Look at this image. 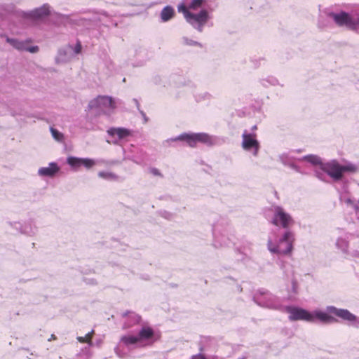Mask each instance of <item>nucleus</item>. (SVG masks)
<instances>
[{
    "instance_id": "a878e982",
    "label": "nucleus",
    "mask_w": 359,
    "mask_h": 359,
    "mask_svg": "<svg viewBox=\"0 0 359 359\" xmlns=\"http://www.w3.org/2000/svg\"><path fill=\"white\" fill-rule=\"evenodd\" d=\"M50 130L53 137L55 140H57L58 142H62V140L64 139V135L62 133H60V131H58L57 130H56L53 128H50Z\"/></svg>"
},
{
    "instance_id": "c9c22d12",
    "label": "nucleus",
    "mask_w": 359,
    "mask_h": 359,
    "mask_svg": "<svg viewBox=\"0 0 359 359\" xmlns=\"http://www.w3.org/2000/svg\"><path fill=\"white\" fill-rule=\"evenodd\" d=\"M133 101L136 104L137 108H139L140 104H139L138 101L136 99H134Z\"/></svg>"
},
{
    "instance_id": "39448f33",
    "label": "nucleus",
    "mask_w": 359,
    "mask_h": 359,
    "mask_svg": "<svg viewBox=\"0 0 359 359\" xmlns=\"http://www.w3.org/2000/svg\"><path fill=\"white\" fill-rule=\"evenodd\" d=\"M116 108V104L113 98L109 96L99 95L90 100L88 103V109L109 114Z\"/></svg>"
},
{
    "instance_id": "f03ea898",
    "label": "nucleus",
    "mask_w": 359,
    "mask_h": 359,
    "mask_svg": "<svg viewBox=\"0 0 359 359\" xmlns=\"http://www.w3.org/2000/svg\"><path fill=\"white\" fill-rule=\"evenodd\" d=\"M294 241V235L291 231H285L278 238L275 233H272L269 236L267 248L271 253L287 255L292 251Z\"/></svg>"
},
{
    "instance_id": "e433bc0d",
    "label": "nucleus",
    "mask_w": 359,
    "mask_h": 359,
    "mask_svg": "<svg viewBox=\"0 0 359 359\" xmlns=\"http://www.w3.org/2000/svg\"><path fill=\"white\" fill-rule=\"evenodd\" d=\"M256 129H257V126H254L252 127V130H256Z\"/></svg>"
},
{
    "instance_id": "20e7f679",
    "label": "nucleus",
    "mask_w": 359,
    "mask_h": 359,
    "mask_svg": "<svg viewBox=\"0 0 359 359\" xmlns=\"http://www.w3.org/2000/svg\"><path fill=\"white\" fill-rule=\"evenodd\" d=\"M321 168L335 181L341 180L344 172H354L357 170L356 165L352 163L341 165L335 160L322 164Z\"/></svg>"
},
{
    "instance_id": "412c9836",
    "label": "nucleus",
    "mask_w": 359,
    "mask_h": 359,
    "mask_svg": "<svg viewBox=\"0 0 359 359\" xmlns=\"http://www.w3.org/2000/svg\"><path fill=\"white\" fill-rule=\"evenodd\" d=\"M129 315V318L131 320L130 323H128L124 325L126 328L131 327L133 324L138 323L140 320V316H139L137 314L135 313L129 312L128 313ZM127 315V313H125L124 316Z\"/></svg>"
},
{
    "instance_id": "c85d7f7f",
    "label": "nucleus",
    "mask_w": 359,
    "mask_h": 359,
    "mask_svg": "<svg viewBox=\"0 0 359 359\" xmlns=\"http://www.w3.org/2000/svg\"><path fill=\"white\" fill-rule=\"evenodd\" d=\"M344 201L346 204L350 205L353 209L354 208V205H359L358 203L354 202V201L350 198H345Z\"/></svg>"
},
{
    "instance_id": "cd10ccee",
    "label": "nucleus",
    "mask_w": 359,
    "mask_h": 359,
    "mask_svg": "<svg viewBox=\"0 0 359 359\" xmlns=\"http://www.w3.org/2000/svg\"><path fill=\"white\" fill-rule=\"evenodd\" d=\"M39 48L37 46H29L27 43H26V48H25L24 51H27L32 53H36L39 51Z\"/></svg>"
},
{
    "instance_id": "0eeeda50",
    "label": "nucleus",
    "mask_w": 359,
    "mask_h": 359,
    "mask_svg": "<svg viewBox=\"0 0 359 359\" xmlns=\"http://www.w3.org/2000/svg\"><path fill=\"white\" fill-rule=\"evenodd\" d=\"M327 16L332 18L338 26H345L353 30L359 28V18H355L346 12H329Z\"/></svg>"
},
{
    "instance_id": "f8f14e48",
    "label": "nucleus",
    "mask_w": 359,
    "mask_h": 359,
    "mask_svg": "<svg viewBox=\"0 0 359 359\" xmlns=\"http://www.w3.org/2000/svg\"><path fill=\"white\" fill-rule=\"evenodd\" d=\"M50 14V7L48 4H43L39 8H36L29 13H22V17L25 18L41 19Z\"/></svg>"
},
{
    "instance_id": "f704fd0d",
    "label": "nucleus",
    "mask_w": 359,
    "mask_h": 359,
    "mask_svg": "<svg viewBox=\"0 0 359 359\" xmlns=\"http://www.w3.org/2000/svg\"><path fill=\"white\" fill-rule=\"evenodd\" d=\"M192 359H206V358L203 355L199 354V355L193 356Z\"/></svg>"
},
{
    "instance_id": "9b49d317",
    "label": "nucleus",
    "mask_w": 359,
    "mask_h": 359,
    "mask_svg": "<svg viewBox=\"0 0 359 359\" xmlns=\"http://www.w3.org/2000/svg\"><path fill=\"white\" fill-rule=\"evenodd\" d=\"M285 311L290 314L289 319L291 321L305 320L309 322L312 320L310 312L305 309L294 306H286Z\"/></svg>"
},
{
    "instance_id": "a211bd4d",
    "label": "nucleus",
    "mask_w": 359,
    "mask_h": 359,
    "mask_svg": "<svg viewBox=\"0 0 359 359\" xmlns=\"http://www.w3.org/2000/svg\"><path fill=\"white\" fill-rule=\"evenodd\" d=\"M174 9L169 6H165L161 12V18L163 22L170 20L174 15Z\"/></svg>"
},
{
    "instance_id": "2eb2a0df",
    "label": "nucleus",
    "mask_w": 359,
    "mask_h": 359,
    "mask_svg": "<svg viewBox=\"0 0 359 359\" xmlns=\"http://www.w3.org/2000/svg\"><path fill=\"white\" fill-rule=\"evenodd\" d=\"M257 303L262 306L269 309H278L280 308V304L276 299L269 294H266L264 299L259 300Z\"/></svg>"
},
{
    "instance_id": "7c9ffc66",
    "label": "nucleus",
    "mask_w": 359,
    "mask_h": 359,
    "mask_svg": "<svg viewBox=\"0 0 359 359\" xmlns=\"http://www.w3.org/2000/svg\"><path fill=\"white\" fill-rule=\"evenodd\" d=\"M81 51V45L80 44V43H78L76 46L74 47V53L76 54H79L80 53V52Z\"/></svg>"
},
{
    "instance_id": "393cba45",
    "label": "nucleus",
    "mask_w": 359,
    "mask_h": 359,
    "mask_svg": "<svg viewBox=\"0 0 359 359\" xmlns=\"http://www.w3.org/2000/svg\"><path fill=\"white\" fill-rule=\"evenodd\" d=\"M98 176L100 178H103L105 180H117V176L115 174L110 172L100 171L98 172Z\"/></svg>"
},
{
    "instance_id": "ddd939ff",
    "label": "nucleus",
    "mask_w": 359,
    "mask_h": 359,
    "mask_svg": "<svg viewBox=\"0 0 359 359\" xmlns=\"http://www.w3.org/2000/svg\"><path fill=\"white\" fill-rule=\"evenodd\" d=\"M109 135L112 137H117V140H112L113 144H118V141L127 137L130 135L131 133L128 129L123 128H111L107 130Z\"/></svg>"
},
{
    "instance_id": "423d86ee",
    "label": "nucleus",
    "mask_w": 359,
    "mask_h": 359,
    "mask_svg": "<svg viewBox=\"0 0 359 359\" xmlns=\"http://www.w3.org/2000/svg\"><path fill=\"white\" fill-rule=\"evenodd\" d=\"M172 140L185 141L191 147H196L198 142H201L208 146L212 145L215 143L213 137L204 133H183L175 139H172Z\"/></svg>"
},
{
    "instance_id": "c756f323",
    "label": "nucleus",
    "mask_w": 359,
    "mask_h": 359,
    "mask_svg": "<svg viewBox=\"0 0 359 359\" xmlns=\"http://www.w3.org/2000/svg\"><path fill=\"white\" fill-rule=\"evenodd\" d=\"M94 333V331L92 330L91 332H88L86 335V338L87 339L86 341V343H88L89 345H91L92 344V341H91V338L93 337V334Z\"/></svg>"
},
{
    "instance_id": "473e14b6",
    "label": "nucleus",
    "mask_w": 359,
    "mask_h": 359,
    "mask_svg": "<svg viewBox=\"0 0 359 359\" xmlns=\"http://www.w3.org/2000/svg\"><path fill=\"white\" fill-rule=\"evenodd\" d=\"M151 173L154 175H160V172L156 168H152L151 170Z\"/></svg>"
},
{
    "instance_id": "9d476101",
    "label": "nucleus",
    "mask_w": 359,
    "mask_h": 359,
    "mask_svg": "<svg viewBox=\"0 0 359 359\" xmlns=\"http://www.w3.org/2000/svg\"><path fill=\"white\" fill-rule=\"evenodd\" d=\"M326 311L327 313H332L344 320L355 323V326L359 327V318L347 309H337L333 306H329L326 308Z\"/></svg>"
},
{
    "instance_id": "bb28decb",
    "label": "nucleus",
    "mask_w": 359,
    "mask_h": 359,
    "mask_svg": "<svg viewBox=\"0 0 359 359\" xmlns=\"http://www.w3.org/2000/svg\"><path fill=\"white\" fill-rule=\"evenodd\" d=\"M182 41H183V43L187 46H198L200 47H202V45L200 43L195 41L194 40L189 39L185 36L182 38Z\"/></svg>"
},
{
    "instance_id": "f257e3e1",
    "label": "nucleus",
    "mask_w": 359,
    "mask_h": 359,
    "mask_svg": "<svg viewBox=\"0 0 359 359\" xmlns=\"http://www.w3.org/2000/svg\"><path fill=\"white\" fill-rule=\"evenodd\" d=\"M204 2L205 0H191V2H187V4H181L177 7L178 11L183 13L187 22L200 32L203 31V26L210 18L209 13L205 9H202L198 13H193L189 10H197Z\"/></svg>"
},
{
    "instance_id": "7ed1b4c3",
    "label": "nucleus",
    "mask_w": 359,
    "mask_h": 359,
    "mask_svg": "<svg viewBox=\"0 0 359 359\" xmlns=\"http://www.w3.org/2000/svg\"><path fill=\"white\" fill-rule=\"evenodd\" d=\"M156 341L154 330L147 325H144L137 335L128 334L121 337V342L126 346L145 347L151 346Z\"/></svg>"
},
{
    "instance_id": "1a4fd4ad",
    "label": "nucleus",
    "mask_w": 359,
    "mask_h": 359,
    "mask_svg": "<svg viewBox=\"0 0 359 359\" xmlns=\"http://www.w3.org/2000/svg\"><path fill=\"white\" fill-rule=\"evenodd\" d=\"M242 137L243 149L245 151H251L254 156H257L259 149V143L256 138V135L248 133L245 130Z\"/></svg>"
},
{
    "instance_id": "dca6fc26",
    "label": "nucleus",
    "mask_w": 359,
    "mask_h": 359,
    "mask_svg": "<svg viewBox=\"0 0 359 359\" xmlns=\"http://www.w3.org/2000/svg\"><path fill=\"white\" fill-rule=\"evenodd\" d=\"M310 314L311 316V318L312 319L310 322H315L316 319L319 320L322 323H330L334 320V318L327 313L322 311L316 310L313 312H310Z\"/></svg>"
},
{
    "instance_id": "aec40b11",
    "label": "nucleus",
    "mask_w": 359,
    "mask_h": 359,
    "mask_svg": "<svg viewBox=\"0 0 359 359\" xmlns=\"http://www.w3.org/2000/svg\"><path fill=\"white\" fill-rule=\"evenodd\" d=\"M281 163L285 165H288L292 168L297 169V166L293 163V158L288 154H283L279 156Z\"/></svg>"
},
{
    "instance_id": "f3484780",
    "label": "nucleus",
    "mask_w": 359,
    "mask_h": 359,
    "mask_svg": "<svg viewBox=\"0 0 359 359\" xmlns=\"http://www.w3.org/2000/svg\"><path fill=\"white\" fill-rule=\"evenodd\" d=\"M6 41L18 50L24 51L25 48H26L27 41H20L16 39H11L8 37L6 39Z\"/></svg>"
},
{
    "instance_id": "2f4dec72",
    "label": "nucleus",
    "mask_w": 359,
    "mask_h": 359,
    "mask_svg": "<svg viewBox=\"0 0 359 359\" xmlns=\"http://www.w3.org/2000/svg\"><path fill=\"white\" fill-rule=\"evenodd\" d=\"M353 210H355L356 219L359 220V205H354Z\"/></svg>"
},
{
    "instance_id": "4468645a",
    "label": "nucleus",
    "mask_w": 359,
    "mask_h": 359,
    "mask_svg": "<svg viewBox=\"0 0 359 359\" xmlns=\"http://www.w3.org/2000/svg\"><path fill=\"white\" fill-rule=\"evenodd\" d=\"M60 170V167L56 163H50L48 167L40 168L38 170L39 175L41 177H53Z\"/></svg>"
},
{
    "instance_id": "5701e85b",
    "label": "nucleus",
    "mask_w": 359,
    "mask_h": 359,
    "mask_svg": "<svg viewBox=\"0 0 359 359\" xmlns=\"http://www.w3.org/2000/svg\"><path fill=\"white\" fill-rule=\"evenodd\" d=\"M82 166L85 167L87 169H90L93 166H95L97 164V161L88 158H82L81 161Z\"/></svg>"
},
{
    "instance_id": "4c0bfd02",
    "label": "nucleus",
    "mask_w": 359,
    "mask_h": 359,
    "mask_svg": "<svg viewBox=\"0 0 359 359\" xmlns=\"http://www.w3.org/2000/svg\"><path fill=\"white\" fill-rule=\"evenodd\" d=\"M358 204H359V200H358Z\"/></svg>"
},
{
    "instance_id": "72a5a7b5",
    "label": "nucleus",
    "mask_w": 359,
    "mask_h": 359,
    "mask_svg": "<svg viewBox=\"0 0 359 359\" xmlns=\"http://www.w3.org/2000/svg\"><path fill=\"white\" fill-rule=\"evenodd\" d=\"M77 340H78L79 342H81V343H86V341H87V339H86V337H77Z\"/></svg>"
},
{
    "instance_id": "6ab92c4d",
    "label": "nucleus",
    "mask_w": 359,
    "mask_h": 359,
    "mask_svg": "<svg viewBox=\"0 0 359 359\" xmlns=\"http://www.w3.org/2000/svg\"><path fill=\"white\" fill-rule=\"evenodd\" d=\"M82 158H78L75 156H69L67 158V163L71 166V168L75 170H78L82 166L81 161Z\"/></svg>"
},
{
    "instance_id": "b1692460",
    "label": "nucleus",
    "mask_w": 359,
    "mask_h": 359,
    "mask_svg": "<svg viewBox=\"0 0 359 359\" xmlns=\"http://www.w3.org/2000/svg\"><path fill=\"white\" fill-rule=\"evenodd\" d=\"M336 246L343 252H346L348 249V241L343 238H339L337 240Z\"/></svg>"
},
{
    "instance_id": "6e6552de",
    "label": "nucleus",
    "mask_w": 359,
    "mask_h": 359,
    "mask_svg": "<svg viewBox=\"0 0 359 359\" xmlns=\"http://www.w3.org/2000/svg\"><path fill=\"white\" fill-rule=\"evenodd\" d=\"M273 213L272 224L274 225L280 226L284 229H287L293 224L294 221L292 217L281 207H274Z\"/></svg>"
},
{
    "instance_id": "4be33fe9",
    "label": "nucleus",
    "mask_w": 359,
    "mask_h": 359,
    "mask_svg": "<svg viewBox=\"0 0 359 359\" xmlns=\"http://www.w3.org/2000/svg\"><path fill=\"white\" fill-rule=\"evenodd\" d=\"M304 160L307 161L313 165H322L321 159L320 157L316 155H308L303 157Z\"/></svg>"
}]
</instances>
